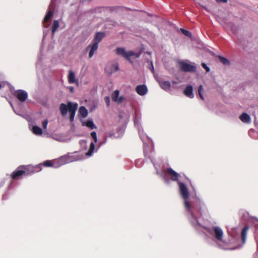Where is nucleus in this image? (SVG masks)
<instances>
[{
  "label": "nucleus",
  "mask_w": 258,
  "mask_h": 258,
  "mask_svg": "<svg viewBox=\"0 0 258 258\" xmlns=\"http://www.w3.org/2000/svg\"><path fill=\"white\" fill-rule=\"evenodd\" d=\"M165 176L169 180V183H165L166 184H170L171 181L176 182L177 183L180 181L181 175L171 167L166 168L165 171Z\"/></svg>",
  "instance_id": "nucleus-5"
},
{
  "label": "nucleus",
  "mask_w": 258,
  "mask_h": 258,
  "mask_svg": "<svg viewBox=\"0 0 258 258\" xmlns=\"http://www.w3.org/2000/svg\"><path fill=\"white\" fill-rule=\"evenodd\" d=\"M106 142V139H105L104 141L99 142L98 146L97 147L96 151H97V150L99 149L103 145L105 144Z\"/></svg>",
  "instance_id": "nucleus-38"
},
{
  "label": "nucleus",
  "mask_w": 258,
  "mask_h": 258,
  "mask_svg": "<svg viewBox=\"0 0 258 258\" xmlns=\"http://www.w3.org/2000/svg\"><path fill=\"white\" fill-rule=\"evenodd\" d=\"M119 91L118 90H115L112 94V100L117 103H121L123 100V97L122 96H119Z\"/></svg>",
  "instance_id": "nucleus-15"
},
{
  "label": "nucleus",
  "mask_w": 258,
  "mask_h": 258,
  "mask_svg": "<svg viewBox=\"0 0 258 258\" xmlns=\"http://www.w3.org/2000/svg\"><path fill=\"white\" fill-rule=\"evenodd\" d=\"M11 106L13 108V105H12V103H11Z\"/></svg>",
  "instance_id": "nucleus-53"
},
{
  "label": "nucleus",
  "mask_w": 258,
  "mask_h": 258,
  "mask_svg": "<svg viewBox=\"0 0 258 258\" xmlns=\"http://www.w3.org/2000/svg\"><path fill=\"white\" fill-rule=\"evenodd\" d=\"M160 87L164 90L167 91H169L171 88V83L168 81H161L158 80Z\"/></svg>",
  "instance_id": "nucleus-17"
},
{
  "label": "nucleus",
  "mask_w": 258,
  "mask_h": 258,
  "mask_svg": "<svg viewBox=\"0 0 258 258\" xmlns=\"http://www.w3.org/2000/svg\"><path fill=\"white\" fill-rule=\"evenodd\" d=\"M249 227L248 226H245L241 231V237L242 239V245H243L246 241L247 233Z\"/></svg>",
  "instance_id": "nucleus-21"
},
{
  "label": "nucleus",
  "mask_w": 258,
  "mask_h": 258,
  "mask_svg": "<svg viewBox=\"0 0 258 258\" xmlns=\"http://www.w3.org/2000/svg\"><path fill=\"white\" fill-rule=\"evenodd\" d=\"M91 136L92 138L93 139L94 142H92L91 143L88 151L85 153V155L88 157H90L93 154V153L95 149L94 143H97V134L95 132H92L91 133Z\"/></svg>",
  "instance_id": "nucleus-12"
},
{
  "label": "nucleus",
  "mask_w": 258,
  "mask_h": 258,
  "mask_svg": "<svg viewBox=\"0 0 258 258\" xmlns=\"http://www.w3.org/2000/svg\"><path fill=\"white\" fill-rule=\"evenodd\" d=\"M136 92L140 96L145 95L148 92V88L146 85H139L136 87Z\"/></svg>",
  "instance_id": "nucleus-14"
},
{
  "label": "nucleus",
  "mask_w": 258,
  "mask_h": 258,
  "mask_svg": "<svg viewBox=\"0 0 258 258\" xmlns=\"http://www.w3.org/2000/svg\"><path fill=\"white\" fill-rule=\"evenodd\" d=\"M13 95L21 102H25L28 97L27 92L22 89L14 91V92H13Z\"/></svg>",
  "instance_id": "nucleus-10"
},
{
  "label": "nucleus",
  "mask_w": 258,
  "mask_h": 258,
  "mask_svg": "<svg viewBox=\"0 0 258 258\" xmlns=\"http://www.w3.org/2000/svg\"><path fill=\"white\" fill-rule=\"evenodd\" d=\"M78 104L71 101H68L67 104L62 103L59 106V110L62 116H65L68 112L70 113V120L71 122H73L74 120Z\"/></svg>",
  "instance_id": "nucleus-4"
},
{
  "label": "nucleus",
  "mask_w": 258,
  "mask_h": 258,
  "mask_svg": "<svg viewBox=\"0 0 258 258\" xmlns=\"http://www.w3.org/2000/svg\"><path fill=\"white\" fill-rule=\"evenodd\" d=\"M98 47V45L96 43H95L94 42L92 43V44L89 45L87 49L90 48L89 53V57L91 58L95 52L96 50H97V48Z\"/></svg>",
  "instance_id": "nucleus-20"
},
{
  "label": "nucleus",
  "mask_w": 258,
  "mask_h": 258,
  "mask_svg": "<svg viewBox=\"0 0 258 258\" xmlns=\"http://www.w3.org/2000/svg\"><path fill=\"white\" fill-rule=\"evenodd\" d=\"M77 159L71 154L61 156L54 165L55 168H57L66 164L77 161Z\"/></svg>",
  "instance_id": "nucleus-6"
},
{
  "label": "nucleus",
  "mask_w": 258,
  "mask_h": 258,
  "mask_svg": "<svg viewBox=\"0 0 258 258\" xmlns=\"http://www.w3.org/2000/svg\"><path fill=\"white\" fill-rule=\"evenodd\" d=\"M148 62H149L150 64L149 65V67H148V69L151 71V72L153 73H154V68L153 66V62L152 60L150 61L149 60H147Z\"/></svg>",
  "instance_id": "nucleus-32"
},
{
  "label": "nucleus",
  "mask_w": 258,
  "mask_h": 258,
  "mask_svg": "<svg viewBox=\"0 0 258 258\" xmlns=\"http://www.w3.org/2000/svg\"><path fill=\"white\" fill-rule=\"evenodd\" d=\"M180 70L184 72H196V67L183 61H179Z\"/></svg>",
  "instance_id": "nucleus-11"
},
{
  "label": "nucleus",
  "mask_w": 258,
  "mask_h": 258,
  "mask_svg": "<svg viewBox=\"0 0 258 258\" xmlns=\"http://www.w3.org/2000/svg\"><path fill=\"white\" fill-rule=\"evenodd\" d=\"M200 224L202 225L198 228L194 227L197 231H199L201 228H204L209 233L211 237L212 240L216 243L219 247L224 250H234L237 248L240 247H235L231 248H226L225 246L226 243V241L224 240V232L223 229L219 226H212L211 227H206L203 226L200 222Z\"/></svg>",
  "instance_id": "nucleus-2"
},
{
  "label": "nucleus",
  "mask_w": 258,
  "mask_h": 258,
  "mask_svg": "<svg viewBox=\"0 0 258 258\" xmlns=\"http://www.w3.org/2000/svg\"><path fill=\"white\" fill-rule=\"evenodd\" d=\"M184 94L189 98H193L194 97V94L193 93V87L191 85H188L186 86L184 90H183Z\"/></svg>",
  "instance_id": "nucleus-16"
},
{
  "label": "nucleus",
  "mask_w": 258,
  "mask_h": 258,
  "mask_svg": "<svg viewBox=\"0 0 258 258\" xmlns=\"http://www.w3.org/2000/svg\"><path fill=\"white\" fill-rule=\"evenodd\" d=\"M202 66L206 70L207 72H209L210 71V67H209L205 63L203 62L202 63Z\"/></svg>",
  "instance_id": "nucleus-35"
},
{
  "label": "nucleus",
  "mask_w": 258,
  "mask_h": 258,
  "mask_svg": "<svg viewBox=\"0 0 258 258\" xmlns=\"http://www.w3.org/2000/svg\"><path fill=\"white\" fill-rule=\"evenodd\" d=\"M217 3H226L227 2V0H216Z\"/></svg>",
  "instance_id": "nucleus-44"
},
{
  "label": "nucleus",
  "mask_w": 258,
  "mask_h": 258,
  "mask_svg": "<svg viewBox=\"0 0 258 258\" xmlns=\"http://www.w3.org/2000/svg\"><path fill=\"white\" fill-rule=\"evenodd\" d=\"M73 90H74L73 87H71V88H70V90H71L72 92H73Z\"/></svg>",
  "instance_id": "nucleus-52"
},
{
  "label": "nucleus",
  "mask_w": 258,
  "mask_h": 258,
  "mask_svg": "<svg viewBox=\"0 0 258 258\" xmlns=\"http://www.w3.org/2000/svg\"><path fill=\"white\" fill-rule=\"evenodd\" d=\"M6 82L0 80V89L5 86Z\"/></svg>",
  "instance_id": "nucleus-40"
},
{
  "label": "nucleus",
  "mask_w": 258,
  "mask_h": 258,
  "mask_svg": "<svg viewBox=\"0 0 258 258\" xmlns=\"http://www.w3.org/2000/svg\"><path fill=\"white\" fill-rule=\"evenodd\" d=\"M13 184V181L12 180L10 183V184L8 187V189H11L12 188V185Z\"/></svg>",
  "instance_id": "nucleus-46"
},
{
  "label": "nucleus",
  "mask_w": 258,
  "mask_h": 258,
  "mask_svg": "<svg viewBox=\"0 0 258 258\" xmlns=\"http://www.w3.org/2000/svg\"><path fill=\"white\" fill-rule=\"evenodd\" d=\"M219 60L221 62H222L224 65H229L230 64V61L229 60L227 59L226 58L219 56Z\"/></svg>",
  "instance_id": "nucleus-30"
},
{
  "label": "nucleus",
  "mask_w": 258,
  "mask_h": 258,
  "mask_svg": "<svg viewBox=\"0 0 258 258\" xmlns=\"http://www.w3.org/2000/svg\"><path fill=\"white\" fill-rule=\"evenodd\" d=\"M32 131L36 135H41L43 133L42 128L37 125L32 126Z\"/></svg>",
  "instance_id": "nucleus-25"
},
{
  "label": "nucleus",
  "mask_w": 258,
  "mask_h": 258,
  "mask_svg": "<svg viewBox=\"0 0 258 258\" xmlns=\"http://www.w3.org/2000/svg\"><path fill=\"white\" fill-rule=\"evenodd\" d=\"M118 132H120V135L115 136V135H114V134H113L112 133H110L109 134V137H114L115 138H120V137H122L123 134V130L121 128H119L118 130Z\"/></svg>",
  "instance_id": "nucleus-31"
},
{
  "label": "nucleus",
  "mask_w": 258,
  "mask_h": 258,
  "mask_svg": "<svg viewBox=\"0 0 258 258\" xmlns=\"http://www.w3.org/2000/svg\"><path fill=\"white\" fill-rule=\"evenodd\" d=\"M38 165H40V168H42V166L45 167H54L55 163L53 164L50 160H46L43 163L39 164Z\"/></svg>",
  "instance_id": "nucleus-27"
},
{
  "label": "nucleus",
  "mask_w": 258,
  "mask_h": 258,
  "mask_svg": "<svg viewBox=\"0 0 258 258\" xmlns=\"http://www.w3.org/2000/svg\"><path fill=\"white\" fill-rule=\"evenodd\" d=\"M115 52L117 55H121L128 60L130 59L131 56L135 55V53L133 51H126L125 49L123 47H117Z\"/></svg>",
  "instance_id": "nucleus-8"
},
{
  "label": "nucleus",
  "mask_w": 258,
  "mask_h": 258,
  "mask_svg": "<svg viewBox=\"0 0 258 258\" xmlns=\"http://www.w3.org/2000/svg\"><path fill=\"white\" fill-rule=\"evenodd\" d=\"M254 258H258V242H257V250L255 253Z\"/></svg>",
  "instance_id": "nucleus-43"
},
{
  "label": "nucleus",
  "mask_w": 258,
  "mask_h": 258,
  "mask_svg": "<svg viewBox=\"0 0 258 258\" xmlns=\"http://www.w3.org/2000/svg\"><path fill=\"white\" fill-rule=\"evenodd\" d=\"M200 6L204 9H205V10H207V8L204 6H202V5H200Z\"/></svg>",
  "instance_id": "nucleus-51"
},
{
  "label": "nucleus",
  "mask_w": 258,
  "mask_h": 258,
  "mask_svg": "<svg viewBox=\"0 0 258 258\" xmlns=\"http://www.w3.org/2000/svg\"><path fill=\"white\" fill-rule=\"evenodd\" d=\"M38 62H37V64H36V67H38V65H39V62L41 61V56H39L38 57Z\"/></svg>",
  "instance_id": "nucleus-45"
},
{
  "label": "nucleus",
  "mask_w": 258,
  "mask_h": 258,
  "mask_svg": "<svg viewBox=\"0 0 258 258\" xmlns=\"http://www.w3.org/2000/svg\"><path fill=\"white\" fill-rule=\"evenodd\" d=\"M239 119L245 123H250L251 122V117L249 114L246 112H243L240 116Z\"/></svg>",
  "instance_id": "nucleus-19"
},
{
  "label": "nucleus",
  "mask_w": 258,
  "mask_h": 258,
  "mask_svg": "<svg viewBox=\"0 0 258 258\" xmlns=\"http://www.w3.org/2000/svg\"><path fill=\"white\" fill-rule=\"evenodd\" d=\"M171 83L173 85H175L177 84V82L175 81H171Z\"/></svg>",
  "instance_id": "nucleus-49"
},
{
  "label": "nucleus",
  "mask_w": 258,
  "mask_h": 258,
  "mask_svg": "<svg viewBox=\"0 0 258 258\" xmlns=\"http://www.w3.org/2000/svg\"><path fill=\"white\" fill-rule=\"evenodd\" d=\"M53 13L52 11H48L43 19V23H47L49 20L53 17Z\"/></svg>",
  "instance_id": "nucleus-26"
},
{
  "label": "nucleus",
  "mask_w": 258,
  "mask_h": 258,
  "mask_svg": "<svg viewBox=\"0 0 258 258\" xmlns=\"http://www.w3.org/2000/svg\"><path fill=\"white\" fill-rule=\"evenodd\" d=\"M13 110L16 114L20 115V116H22V115L21 114L19 113L18 112H17L14 108H13Z\"/></svg>",
  "instance_id": "nucleus-47"
},
{
  "label": "nucleus",
  "mask_w": 258,
  "mask_h": 258,
  "mask_svg": "<svg viewBox=\"0 0 258 258\" xmlns=\"http://www.w3.org/2000/svg\"><path fill=\"white\" fill-rule=\"evenodd\" d=\"M22 168L26 171V175H31L35 173L38 172L42 170V168H40V165H36L33 166L31 165L22 166Z\"/></svg>",
  "instance_id": "nucleus-7"
},
{
  "label": "nucleus",
  "mask_w": 258,
  "mask_h": 258,
  "mask_svg": "<svg viewBox=\"0 0 258 258\" xmlns=\"http://www.w3.org/2000/svg\"><path fill=\"white\" fill-rule=\"evenodd\" d=\"M59 27V23L58 21L55 20L53 21L52 26V34H53L56 30Z\"/></svg>",
  "instance_id": "nucleus-29"
},
{
  "label": "nucleus",
  "mask_w": 258,
  "mask_h": 258,
  "mask_svg": "<svg viewBox=\"0 0 258 258\" xmlns=\"http://www.w3.org/2000/svg\"><path fill=\"white\" fill-rule=\"evenodd\" d=\"M104 100H105V103L106 104V105L107 106H109V105H110V99L109 96H106V97H105Z\"/></svg>",
  "instance_id": "nucleus-36"
},
{
  "label": "nucleus",
  "mask_w": 258,
  "mask_h": 258,
  "mask_svg": "<svg viewBox=\"0 0 258 258\" xmlns=\"http://www.w3.org/2000/svg\"><path fill=\"white\" fill-rule=\"evenodd\" d=\"M110 24L112 25L113 26H116L118 25V23L114 21H110Z\"/></svg>",
  "instance_id": "nucleus-41"
},
{
  "label": "nucleus",
  "mask_w": 258,
  "mask_h": 258,
  "mask_svg": "<svg viewBox=\"0 0 258 258\" xmlns=\"http://www.w3.org/2000/svg\"><path fill=\"white\" fill-rule=\"evenodd\" d=\"M140 160H138L136 161V165L138 167H139V165H138V164H139V162H140Z\"/></svg>",
  "instance_id": "nucleus-48"
},
{
  "label": "nucleus",
  "mask_w": 258,
  "mask_h": 258,
  "mask_svg": "<svg viewBox=\"0 0 258 258\" xmlns=\"http://www.w3.org/2000/svg\"><path fill=\"white\" fill-rule=\"evenodd\" d=\"M143 150L145 158L150 159L153 164L156 175L161 178L164 183H169V180L165 176V169L163 168V164L159 159L155 158V153L152 147L147 143H144Z\"/></svg>",
  "instance_id": "nucleus-3"
},
{
  "label": "nucleus",
  "mask_w": 258,
  "mask_h": 258,
  "mask_svg": "<svg viewBox=\"0 0 258 258\" xmlns=\"http://www.w3.org/2000/svg\"><path fill=\"white\" fill-rule=\"evenodd\" d=\"M79 113L83 118H85L88 114V110L83 106H81L79 109Z\"/></svg>",
  "instance_id": "nucleus-23"
},
{
  "label": "nucleus",
  "mask_w": 258,
  "mask_h": 258,
  "mask_svg": "<svg viewBox=\"0 0 258 258\" xmlns=\"http://www.w3.org/2000/svg\"><path fill=\"white\" fill-rule=\"evenodd\" d=\"M178 184L179 194L183 200V205L187 219L193 227L198 228L202 225L198 219L195 212L196 208L195 204L189 199V191L185 184L180 181Z\"/></svg>",
  "instance_id": "nucleus-1"
},
{
  "label": "nucleus",
  "mask_w": 258,
  "mask_h": 258,
  "mask_svg": "<svg viewBox=\"0 0 258 258\" xmlns=\"http://www.w3.org/2000/svg\"><path fill=\"white\" fill-rule=\"evenodd\" d=\"M25 173L26 171L22 168V166H20L11 173V177L12 180H18Z\"/></svg>",
  "instance_id": "nucleus-13"
},
{
  "label": "nucleus",
  "mask_w": 258,
  "mask_h": 258,
  "mask_svg": "<svg viewBox=\"0 0 258 258\" xmlns=\"http://www.w3.org/2000/svg\"><path fill=\"white\" fill-rule=\"evenodd\" d=\"M119 70V65L118 63H114L111 65L110 67V72L109 73L110 74L116 72Z\"/></svg>",
  "instance_id": "nucleus-28"
},
{
  "label": "nucleus",
  "mask_w": 258,
  "mask_h": 258,
  "mask_svg": "<svg viewBox=\"0 0 258 258\" xmlns=\"http://www.w3.org/2000/svg\"><path fill=\"white\" fill-rule=\"evenodd\" d=\"M105 35L104 32H97L95 34L94 38L93 40V42L98 45L99 43L105 37Z\"/></svg>",
  "instance_id": "nucleus-18"
},
{
  "label": "nucleus",
  "mask_w": 258,
  "mask_h": 258,
  "mask_svg": "<svg viewBox=\"0 0 258 258\" xmlns=\"http://www.w3.org/2000/svg\"><path fill=\"white\" fill-rule=\"evenodd\" d=\"M134 124L135 127L138 130L139 135L143 141V145H144V143H146L147 140L150 139L146 135H144L142 128H141L139 120L137 115H136L134 118Z\"/></svg>",
  "instance_id": "nucleus-9"
},
{
  "label": "nucleus",
  "mask_w": 258,
  "mask_h": 258,
  "mask_svg": "<svg viewBox=\"0 0 258 258\" xmlns=\"http://www.w3.org/2000/svg\"><path fill=\"white\" fill-rule=\"evenodd\" d=\"M180 31L182 33V34H183L184 35H185L186 36H188V37L191 36V33L186 30H185L183 28H180Z\"/></svg>",
  "instance_id": "nucleus-33"
},
{
  "label": "nucleus",
  "mask_w": 258,
  "mask_h": 258,
  "mask_svg": "<svg viewBox=\"0 0 258 258\" xmlns=\"http://www.w3.org/2000/svg\"><path fill=\"white\" fill-rule=\"evenodd\" d=\"M6 84H7L8 85L10 86V90L12 93L14 92V91H15L14 87L12 86H11L8 83H6Z\"/></svg>",
  "instance_id": "nucleus-39"
},
{
  "label": "nucleus",
  "mask_w": 258,
  "mask_h": 258,
  "mask_svg": "<svg viewBox=\"0 0 258 258\" xmlns=\"http://www.w3.org/2000/svg\"><path fill=\"white\" fill-rule=\"evenodd\" d=\"M83 125H86L88 127L91 128V129H94L96 128V126L94 124L93 120L92 119H88L85 122H84L83 123Z\"/></svg>",
  "instance_id": "nucleus-24"
},
{
  "label": "nucleus",
  "mask_w": 258,
  "mask_h": 258,
  "mask_svg": "<svg viewBox=\"0 0 258 258\" xmlns=\"http://www.w3.org/2000/svg\"><path fill=\"white\" fill-rule=\"evenodd\" d=\"M47 30L43 31L42 42H43L44 38L45 37L46 35H47Z\"/></svg>",
  "instance_id": "nucleus-42"
},
{
  "label": "nucleus",
  "mask_w": 258,
  "mask_h": 258,
  "mask_svg": "<svg viewBox=\"0 0 258 258\" xmlns=\"http://www.w3.org/2000/svg\"><path fill=\"white\" fill-rule=\"evenodd\" d=\"M48 120L47 119H44L42 121V126L44 128H46L47 124H48Z\"/></svg>",
  "instance_id": "nucleus-37"
},
{
  "label": "nucleus",
  "mask_w": 258,
  "mask_h": 258,
  "mask_svg": "<svg viewBox=\"0 0 258 258\" xmlns=\"http://www.w3.org/2000/svg\"><path fill=\"white\" fill-rule=\"evenodd\" d=\"M140 55V54H136L135 53V55L134 56H135L137 58L139 57Z\"/></svg>",
  "instance_id": "nucleus-50"
},
{
  "label": "nucleus",
  "mask_w": 258,
  "mask_h": 258,
  "mask_svg": "<svg viewBox=\"0 0 258 258\" xmlns=\"http://www.w3.org/2000/svg\"><path fill=\"white\" fill-rule=\"evenodd\" d=\"M203 91V87L202 85H200L198 88V92L202 100H204V96L202 94V92Z\"/></svg>",
  "instance_id": "nucleus-34"
},
{
  "label": "nucleus",
  "mask_w": 258,
  "mask_h": 258,
  "mask_svg": "<svg viewBox=\"0 0 258 258\" xmlns=\"http://www.w3.org/2000/svg\"><path fill=\"white\" fill-rule=\"evenodd\" d=\"M68 81L70 84H73L78 82V80L76 79V76L74 72L70 71L68 75Z\"/></svg>",
  "instance_id": "nucleus-22"
}]
</instances>
